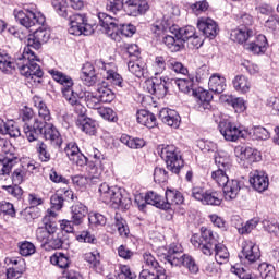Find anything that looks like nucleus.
Instances as JSON below:
<instances>
[{"label":"nucleus","instance_id":"obj_40","mask_svg":"<svg viewBox=\"0 0 279 279\" xmlns=\"http://www.w3.org/2000/svg\"><path fill=\"white\" fill-rule=\"evenodd\" d=\"M17 162L19 158L14 155L0 158V175H10Z\"/></svg>","mask_w":279,"mask_h":279},{"label":"nucleus","instance_id":"obj_28","mask_svg":"<svg viewBox=\"0 0 279 279\" xmlns=\"http://www.w3.org/2000/svg\"><path fill=\"white\" fill-rule=\"evenodd\" d=\"M222 191L225 193V199L227 202H232V199H236L239 192L241 191V182L239 180H228L222 185Z\"/></svg>","mask_w":279,"mask_h":279},{"label":"nucleus","instance_id":"obj_44","mask_svg":"<svg viewBox=\"0 0 279 279\" xmlns=\"http://www.w3.org/2000/svg\"><path fill=\"white\" fill-rule=\"evenodd\" d=\"M81 98H84L87 108H92L93 110H99V106H101L99 94H95L93 92H84V94L81 95Z\"/></svg>","mask_w":279,"mask_h":279},{"label":"nucleus","instance_id":"obj_25","mask_svg":"<svg viewBox=\"0 0 279 279\" xmlns=\"http://www.w3.org/2000/svg\"><path fill=\"white\" fill-rule=\"evenodd\" d=\"M125 5L130 16H141L149 10L147 0H126Z\"/></svg>","mask_w":279,"mask_h":279},{"label":"nucleus","instance_id":"obj_8","mask_svg":"<svg viewBox=\"0 0 279 279\" xmlns=\"http://www.w3.org/2000/svg\"><path fill=\"white\" fill-rule=\"evenodd\" d=\"M15 21L32 32V27H38L45 25V15L39 12L36 4L26 5L22 10H14L13 12Z\"/></svg>","mask_w":279,"mask_h":279},{"label":"nucleus","instance_id":"obj_54","mask_svg":"<svg viewBox=\"0 0 279 279\" xmlns=\"http://www.w3.org/2000/svg\"><path fill=\"white\" fill-rule=\"evenodd\" d=\"M96 66L101 71V75L106 77V75H109L110 73H114V71H118L117 64L113 62L106 63L104 60H97Z\"/></svg>","mask_w":279,"mask_h":279},{"label":"nucleus","instance_id":"obj_19","mask_svg":"<svg viewBox=\"0 0 279 279\" xmlns=\"http://www.w3.org/2000/svg\"><path fill=\"white\" fill-rule=\"evenodd\" d=\"M197 27L206 38H210L211 40L213 38H217V35L219 34V25L210 17L198 19Z\"/></svg>","mask_w":279,"mask_h":279},{"label":"nucleus","instance_id":"obj_2","mask_svg":"<svg viewBox=\"0 0 279 279\" xmlns=\"http://www.w3.org/2000/svg\"><path fill=\"white\" fill-rule=\"evenodd\" d=\"M201 239L197 235L191 238V243L196 250H199L204 256H213L215 254L218 265H226L230 259V252L228 247L219 241V234L213 232V230L202 227Z\"/></svg>","mask_w":279,"mask_h":279},{"label":"nucleus","instance_id":"obj_38","mask_svg":"<svg viewBox=\"0 0 279 279\" xmlns=\"http://www.w3.org/2000/svg\"><path fill=\"white\" fill-rule=\"evenodd\" d=\"M16 69V63L10 54L5 51H0V71L1 73H5V75L12 74V72Z\"/></svg>","mask_w":279,"mask_h":279},{"label":"nucleus","instance_id":"obj_1","mask_svg":"<svg viewBox=\"0 0 279 279\" xmlns=\"http://www.w3.org/2000/svg\"><path fill=\"white\" fill-rule=\"evenodd\" d=\"M49 38H51V31L45 26H39L33 35L28 36L26 47L24 48L21 57L17 58V66L21 75L31 80V82H37L40 84V78L45 75L40 65L36 63L39 60L32 49H36L38 51L45 43L49 41Z\"/></svg>","mask_w":279,"mask_h":279},{"label":"nucleus","instance_id":"obj_50","mask_svg":"<svg viewBox=\"0 0 279 279\" xmlns=\"http://www.w3.org/2000/svg\"><path fill=\"white\" fill-rule=\"evenodd\" d=\"M257 269L263 279H276V268L274 265L264 262L258 265Z\"/></svg>","mask_w":279,"mask_h":279},{"label":"nucleus","instance_id":"obj_64","mask_svg":"<svg viewBox=\"0 0 279 279\" xmlns=\"http://www.w3.org/2000/svg\"><path fill=\"white\" fill-rule=\"evenodd\" d=\"M107 10L108 12H112V14L121 12L123 10V0H108Z\"/></svg>","mask_w":279,"mask_h":279},{"label":"nucleus","instance_id":"obj_27","mask_svg":"<svg viewBox=\"0 0 279 279\" xmlns=\"http://www.w3.org/2000/svg\"><path fill=\"white\" fill-rule=\"evenodd\" d=\"M159 119L170 128H180V114L175 110L163 108L159 111Z\"/></svg>","mask_w":279,"mask_h":279},{"label":"nucleus","instance_id":"obj_24","mask_svg":"<svg viewBox=\"0 0 279 279\" xmlns=\"http://www.w3.org/2000/svg\"><path fill=\"white\" fill-rule=\"evenodd\" d=\"M51 250H66L69 245H71V241H69V235L64 234V231H60L57 233H52L47 244Z\"/></svg>","mask_w":279,"mask_h":279},{"label":"nucleus","instance_id":"obj_22","mask_svg":"<svg viewBox=\"0 0 279 279\" xmlns=\"http://www.w3.org/2000/svg\"><path fill=\"white\" fill-rule=\"evenodd\" d=\"M48 73L51 75L54 82H58V84H61V86H63L62 87L63 97H66L68 93H74L73 78H71V76L64 74L61 71L53 70V69L49 70Z\"/></svg>","mask_w":279,"mask_h":279},{"label":"nucleus","instance_id":"obj_42","mask_svg":"<svg viewBox=\"0 0 279 279\" xmlns=\"http://www.w3.org/2000/svg\"><path fill=\"white\" fill-rule=\"evenodd\" d=\"M175 38L182 40V47H184V43L189 41L193 36H195V27L194 26H185L182 28H170Z\"/></svg>","mask_w":279,"mask_h":279},{"label":"nucleus","instance_id":"obj_17","mask_svg":"<svg viewBox=\"0 0 279 279\" xmlns=\"http://www.w3.org/2000/svg\"><path fill=\"white\" fill-rule=\"evenodd\" d=\"M167 82H169V77L167 76L155 77L146 82V90L149 95H155L157 99H163V97H167V92L169 90Z\"/></svg>","mask_w":279,"mask_h":279},{"label":"nucleus","instance_id":"obj_16","mask_svg":"<svg viewBox=\"0 0 279 279\" xmlns=\"http://www.w3.org/2000/svg\"><path fill=\"white\" fill-rule=\"evenodd\" d=\"M215 162L218 169L211 172V180H214L218 186H222L230 180V178H228V171H230L232 165L228 159L222 157H216Z\"/></svg>","mask_w":279,"mask_h":279},{"label":"nucleus","instance_id":"obj_21","mask_svg":"<svg viewBox=\"0 0 279 279\" xmlns=\"http://www.w3.org/2000/svg\"><path fill=\"white\" fill-rule=\"evenodd\" d=\"M99 178H101V170L97 168V166H93L89 170L88 177L77 174L72 178V182L75 184V186H80L82 189L86 186L88 182H92V184H97V182H99Z\"/></svg>","mask_w":279,"mask_h":279},{"label":"nucleus","instance_id":"obj_47","mask_svg":"<svg viewBox=\"0 0 279 279\" xmlns=\"http://www.w3.org/2000/svg\"><path fill=\"white\" fill-rule=\"evenodd\" d=\"M50 263L51 265H57V267H60V269H66V267L71 265V259L64 253H54L50 257Z\"/></svg>","mask_w":279,"mask_h":279},{"label":"nucleus","instance_id":"obj_9","mask_svg":"<svg viewBox=\"0 0 279 279\" xmlns=\"http://www.w3.org/2000/svg\"><path fill=\"white\" fill-rule=\"evenodd\" d=\"M158 154L165 160L168 171L178 175L180 169L184 167V159L178 151V147L175 145H161L158 148Z\"/></svg>","mask_w":279,"mask_h":279},{"label":"nucleus","instance_id":"obj_23","mask_svg":"<svg viewBox=\"0 0 279 279\" xmlns=\"http://www.w3.org/2000/svg\"><path fill=\"white\" fill-rule=\"evenodd\" d=\"M242 257L247 263H256V260H260V248L254 242L245 240L242 243Z\"/></svg>","mask_w":279,"mask_h":279},{"label":"nucleus","instance_id":"obj_49","mask_svg":"<svg viewBox=\"0 0 279 279\" xmlns=\"http://www.w3.org/2000/svg\"><path fill=\"white\" fill-rule=\"evenodd\" d=\"M146 202L150 206H155L156 208L165 210V198H162V196H160L158 193L154 191L146 193Z\"/></svg>","mask_w":279,"mask_h":279},{"label":"nucleus","instance_id":"obj_32","mask_svg":"<svg viewBox=\"0 0 279 279\" xmlns=\"http://www.w3.org/2000/svg\"><path fill=\"white\" fill-rule=\"evenodd\" d=\"M28 203H29L31 207H27L22 211V217H24V219L26 221H32V219H36L34 208H36V206H40L43 204V198H40L36 194H29Z\"/></svg>","mask_w":279,"mask_h":279},{"label":"nucleus","instance_id":"obj_56","mask_svg":"<svg viewBox=\"0 0 279 279\" xmlns=\"http://www.w3.org/2000/svg\"><path fill=\"white\" fill-rule=\"evenodd\" d=\"M264 229L269 232L270 234H275L276 236H279V222L278 220L270 218V219H264L262 221Z\"/></svg>","mask_w":279,"mask_h":279},{"label":"nucleus","instance_id":"obj_53","mask_svg":"<svg viewBox=\"0 0 279 279\" xmlns=\"http://www.w3.org/2000/svg\"><path fill=\"white\" fill-rule=\"evenodd\" d=\"M167 66L171 71H174V73H180L181 75H186V73H189V69H186L182 62L173 58L167 60Z\"/></svg>","mask_w":279,"mask_h":279},{"label":"nucleus","instance_id":"obj_55","mask_svg":"<svg viewBox=\"0 0 279 279\" xmlns=\"http://www.w3.org/2000/svg\"><path fill=\"white\" fill-rule=\"evenodd\" d=\"M36 150L38 154V158L41 162H49V160H51V154H49L47 144H45L44 142H37Z\"/></svg>","mask_w":279,"mask_h":279},{"label":"nucleus","instance_id":"obj_30","mask_svg":"<svg viewBox=\"0 0 279 279\" xmlns=\"http://www.w3.org/2000/svg\"><path fill=\"white\" fill-rule=\"evenodd\" d=\"M136 119L137 123H140L141 125H145V128H149L150 130L158 125V120L156 119V116L145 109H141L136 112Z\"/></svg>","mask_w":279,"mask_h":279},{"label":"nucleus","instance_id":"obj_12","mask_svg":"<svg viewBox=\"0 0 279 279\" xmlns=\"http://www.w3.org/2000/svg\"><path fill=\"white\" fill-rule=\"evenodd\" d=\"M234 154L239 160V165L244 167V169H250L251 165L260 160V153L250 146L239 145L234 148Z\"/></svg>","mask_w":279,"mask_h":279},{"label":"nucleus","instance_id":"obj_15","mask_svg":"<svg viewBox=\"0 0 279 279\" xmlns=\"http://www.w3.org/2000/svg\"><path fill=\"white\" fill-rule=\"evenodd\" d=\"M218 130L225 141H229L231 143H236L238 138H245V131L239 129L236 124L228 120L220 121Z\"/></svg>","mask_w":279,"mask_h":279},{"label":"nucleus","instance_id":"obj_59","mask_svg":"<svg viewBox=\"0 0 279 279\" xmlns=\"http://www.w3.org/2000/svg\"><path fill=\"white\" fill-rule=\"evenodd\" d=\"M258 226V218H253L245 222L244 226L238 228L239 234H250Z\"/></svg>","mask_w":279,"mask_h":279},{"label":"nucleus","instance_id":"obj_37","mask_svg":"<svg viewBox=\"0 0 279 279\" xmlns=\"http://www.w3.org/2000/svg\"><path fill=\"white\" fill-rule=\"evenodd\" d=\"M246 49L255 53V56L265 53V51H267V37H265V35H258L254 41L246 46Z\"/></svg>","mask_w":279,"mask_h":279},{"label":"nucleus","instance_id":"obj_18","mask_svg":"<svg viewBox=\"0 0 279 279\" xmlns=\"http://www.w3.org/2000/svg\"><path fill=\"white\" fill-rule=\"evenodd\" d=\"M250 184L258 193H263L269 189V177L263 170H253L250 173Z\"/></svg>","mask_w":279,"mask_h":279},{"label":"nucleus","instance_id":"obj_11","mask_svg":"<svg viewBox=\"0 0 279 279\" xmlns=\"http://www.w3.org/2000/svg\"><path fill=\"white\" fill-rule=\"evenodd\" d=\"M58 232V223L56 222V213L48 211V214L43 218V226L38 227L36 230V239L39 243L47 245L51 234Z\"/></svg>","mask_w":279,"mask_h":279},{"label":"nucleus","instance_id":"obj_39","mask_svg":"<svg viewBox=\"0 0 279 279\" xmlns=\"http://www.w3.org/2000/svg\"><path fill=\"white\" fill-rule=\"evenodd\" d=\"M33 104L37 108L39 118L44 120V123L51 121V111H49L47 104H45L40 96H34Z\"/></svg>","mask_w":279,"mask_h":279},{"label":"nucleus","instance_id":"obj_48","mask_svg":"<svg viewBox=\"0 0 279 279\" xmlns=\"http://www.w3.org/2000/svg\"><path fill=\"white\" fill-rule=\"evenodd\" d=\"M78 128L82 132H85V134H89V136L97 134V122L90 118H85L80 122Z\"/></svg>","mask_w":279,"mask_h":279},{"label":"nucleus","instance_id":"obj_29","mask_svg":"<svg viewBox=\"0 0 279 279\" xmlns=\"http://www.w3.org/2000/svg\"><path fill=\"white\" fill-rule=\"evenodd\" d=\"M87 215L88 208L82 203H76L71 207V219L74 226H82Z\"/></svg>","mask_w":279,"mask_h":279},{"label":"nucleus","instance_id":"obj_33","mask_svg":"<svg viewBox=\"0 0 279 279\" xmlns=\"http://www.w3.org/2000/svg\"><path fill=\"white\" fill-rule=\"evenodd\" d=\"M64 98L70 105L73 106L74 112H76L78 117H84V114H86V107H84V105H82L80 101V99H82V95H78L75 92H68Z\"/></svg>","mask_w":279,"mask_h":279},{"label":"nucleus","instance_id":"obj_46","mask_svg":"<svg viewBox=\"0 0 279 279\" xmlns=\"http://www.w3.org/2000/svg\"><path fill=\"white\" fill-rule=\"evenodd\" d=\"M162 43L170 49V51H172V53L180 51L183 47L182 39H179L175 35H166Z\"/></svg>","mask_w":279,"mask_h":279},{"label":"nucleus","instance_id":"obj_34","mask_svg":"<svg viewBox=\"0 0 279 279\" xmlns=\"http://www.w3.org/2000/svg\"><path fill=\"white\" fill-rule=\"evenodd\" d=\"M0 134L10 136L11 138H19L21 136V130L14 121H4L3 119H0Z\"/></svg>","mask_w":279,"mask_h":279},{"label":"nucleus","instance_id":"obj_20","mask_svg":"<svg viewBox=\"0 0 279 279\" xmlns=\"http://www.w3.org/2000/svg\"><path fill=\"white\" fill-rule=\"evenodd\" d=\"M64 151L71 162L73 165H76L77 167H86L88 162V158L80 151V147H77V144L71 142L66 145L64 148Z\"/></svg>","mask_w":279,"mask_h":279},{"label":"nucleus","instance_id":"obj_43","mask_svg":"<svg viewBox=\"0 0 279 279\" xmlns=\"http://www.w3.org/2000/svg\"><path fill=\"white\" fill-rule=\"evenodd\" d=\"M196 97V102L198 106L204 108V110H208L210 108V101H213V95L208 90L198 89L197 92L194 90Z\"/></svg>","mask_w":279,"mask_h":279},{"label":"nucleus","instance_id":"obj_5","mask_svg":"<svg viewBox=\"0 0 279 279\" xmlns=\"http://www.w3.org/2000/svg\"><path fill=\"white\" fill-rule=\"evenodd\" d=\"M24 134L26 138H28L29 143L36 141L38 136L44 134L46 141H50V143L56 147H60L62 145V136H60L58 129H56L53 124L38 119H35L33 125L27 123L24 125Z\"/></svg>","mask_w":279,"mask_h":279},{"label":"nucleus","instance_id":"obj_35","mask_svg":"<svg viewBox=\"0 0 279 279\" xmlns=\"http://www.w3.org/2000/svg\"><path fill=\"white\" fill-rule=\"evenodd\" d=\"M208 87L211 93L221 95V93L226 90V77H223L221 74H213L209 77Z\"/></svg>","mask_w":279,"mask_h":279},{"label":"nucleus","instance_id":"obj_36","mask_svg":"<svg viewBox=\"0 0 279 279\" xmlns=\"http://www.w3.org/2000/svg\"><path fill=\"white\" fill-rule=\"evenodd\" d=\"M252 34L254 33L248 27L240 26L231 32L230 38L231 40H233V43H239V45H243V43H247Z\"/></svg>","mask_w":279,"mask_h":279},{"label":"nucleus","instance_id":"obj_45","mask_svg":"<svg viewBox=\"0 0 279 279\" xmlns=\"http://www.w3.org/2000/svg\"><path fill=\"white\" fill-rule=\"evenodd\" d=\"M174 84L175 86H178L181 93H185V95L192 93V95H195V89H193L195 82L193 81V78H178L174 80Z\"/></svg>","mask_w":279,"mask_h":279},{"label":"nucleus","instance_id":"obj_13","mask_svg":"<svg viewBox=\"0 0 279 279\" xmlns=\"http://www.w3.org/2000/svg\"><path fill=\"white\" fill-rule=\"evenodd\" d=\"M192 197L202 202L204 206H221V195L217 191L207 190L196 186L192 189Z\"/></svg>","mask_w":279,"mask_h":279},{"label":"nucleus","instance_id":"obj_51","mask_svg":"<svg viewBox=\"0 0 279 279\" xmlns=\"http://www.w3.org/2000/svg\"><path fill=\"white\" fill-rule=\"evenodd\" d=\"M97 94L100 99V104H111V101H114L113 90L106 86L98 87Z\"/></svg>","mask_w":279,"mask_h":279},{"label":"nucleus","instance_id":"obj_60","mask_svg":"<svg viewBox=\"0 0 279 279\" xmlns=\"http://www.w3.org/2000/svg\"><path fill=\"white\" fill-rule=\"evenodd\" d=\"M154 180L157 184H162L169 180V174L167 170L160 167H156L154 171Z\"/></svg>","mask_w":279,"mask_h":279},{"label":"nucleus","instance_id":"obj_4","mask_svg":"<svg viewBox=\"0 0 279 279\" xmlns=\"http://www.w3.org/2000/svg\"><path fill=\"white\" fill-rule=\"evenodd\" d=\"M98 20L105 34H107L111 40H116V43L121 40V36L132 38V36L136 34V26L131 23L123 24L117 17H112L107 13H98Z\"/></svg>","mask_w":279,"mask_h":279},{"label":"nucleus","instance_id":"obj_26","mask_svg":"<svg viewBox=\"0 0 279 279\" xmlns=\"http://www.w3.org/2000/svg\"><path fill=\"white\" fill-rule=\"evenodd\" d=\"M184 204V196L178 190H166V201H163V210H171L172 206Z\"/></svg>","mask_w":279,"mask_h":279},{"label":"nucleus","instance_id":"obj_7","mask_svg":"<svg viewBox=\"0 0 279 279\" xmlns=\"http://www.w3.org/2000/svg\"><path fill=\"white\" fill-rule=\"evenodd\" d=\"M101 202L110 204L112 208L128 210L132 206V199L123 194V190L117 186L110 187L108 183L100 184L98 189Z\"/></svg>","mask_w":279,"mask_h":279},{"label":"nucleus","instance_id":"obj_3","mask_svg":"<svg viewBox=\"0 0 279 279\" xmlns=\"http://www.w3.org/2000/svg\"><path fill=\"white\" fill-rule=\"evenodd\" d=\"M52 7L56 10L57 14H59V16H62L63 19H69L70 27L68 32L72 36H90V34L95 32L93 25L88 23V17L86 16V14L76 13L73 15H69V8L60 2V0H52Z\"/></svg>","mask_w":279,"mask_h":279},{"label":"nucleus","instance_id":"obj_62","mask_svg":"<svg viewBox=\"0 0 279 279\" xmlns=\"http://www.w3.org/2000/svg\"><path fill=\"white\" fill-rule=\"evenodd\" d=\"M98 114L106 119L107 121H117V113L112 108L108 107H100L97 110Z\"/></svg>","mask_w":279,"mask_h":279},{"label":"nucleus","instance_id":"obj_14","mask_svg":"<svg viewBox=\"0 0 279 279\" xmlns=\"http://www.w3.org/2000/svg\"><path fill=\"white\" fill-rule=\"evenodd\" d=\"M128 54L131 57V60L128 62V69L130 73L135 75V77H143L145 75L146 64L138 59L141 52L138 51V46L134 45L128 48Z\"/></svg>","mask_w":279,"mask_h":279},{"label":"nucleus","instance_id":"obj_31","mask_svg":"<svg viewBox=\"0 0 279 279\" xmlns=\"http://www.w3.org/2000/svg\"><path fill=\"white\" fill-rule=\"evenodd\" d=\"M81 80L85 86H95L97 84V73L92 63H85L82 68Z\"/></svg>","mask_w":279,"mask_h":279},{"label":"nucleus","instance_id":"obj_63","mask_svg":"<svg viewBox=\"0 0 279 279\" xmlns=\"http://www.w3.org/2000/svg\"><path fill=\"white\" fill-rule=\"evenodd\" d=\"M90 226H106V217L101 214L90 213L88 215Z\"/></svg>","mask_w":279,"mask_h":279},{"label":"nucleus","instance_id":"obj_58","mask_svg":"<svg viewBox=\"0 0 279 279\" xmlns=\"http://www.w3.org/2000/svg\"><path fill=\"white\" fill-rule=\"evenodd\" d=\"M3 191H7L8 195L14 197L15 199H21L23 197V189L19 184L13 185H2Z\"/></svg>","mask_w":279,"mask_h":279},{"label":"nucleus","instance_id":"obj_10","mask_svg":"<svg viewBox=\"0 0 279 279\" xmlns=\"http://www.w3.org/2000/svg\"><path fill=\"white\" fill-rule=\"evenodd\" d=\"M143 259L146 268L140 272V279H167V270L151 253H144Z\"/></svg>","mask_w":279,"mask_h":279},{"label":"nucleus","instance_id":"obj_6","mask_svg":"<svg viewBox=\"0 0 279 279\" xmlns=\"http://www.w3.org/2000/svg\"><path fill=\"white\" fill-rule=\"evenodd\" d=\"M162 256L163 260L169 263L171 267H185L190 274L199 272V266L191 255L184 254L182 244H170L166 250V253H162Z\"/></svg>","mask_w":279,"mask_h":279},{"label":"nucleus","instance_id":"obj_57","mask_svg":"<svg viewBox=\"0 0 279 279\" xmlns=\"http://www.w3.org/2000/svg\"><path fill=\"white\" fill-rule=\"evenodd\" d=\"M19 250L21 256H32V254H36V246L32 242H20Z\"/></svg>","mask_w":279,"mask_h":279},{"label":"nucleus","instance_id":"obj_41","mask_svg":"<svg viewBox=\"0 0 279 279\" xmlns=\"http://www.w3.org/2000/svg\"><path fill=\"white\" fill-rule=\"evenodd\" d=\"M233 88L236 90V93H241L242 95L247 94L250 88H252V83L250 82V78L245 75H236L233 81Z\"/></svg>","mask_w":279,"mask_h":279},{"label":"nucleus","instance_id":"obj_52","mask_svg":"<svg viewBox=\"0 0 279 279\" xmlns=\"http://www.w3.org/2000/svg\"><path fill=\"white\" fill-rule=\"evenodd\" d=\"M114 228L118 230L120 236H128L130 234V228H128V221L121 217V215L116 214L114 217Z\"/></svg>","mask_w":279,"mask_h":279},{"label":"nucleus","instance_id":"obj_61","mask_svg":"<svg viewBox=\"0 0 279 279\" xmlns=\"http://www.w3.org/2000/svg\"><path fill=\"white\" fill-rule=\"evenodd\" d=\"M116 279H136V274L132 272L130 266L121 265L120 272L117 275Z\"/></svg>","mask_w":279,"mask_h":279}]
</instances>
